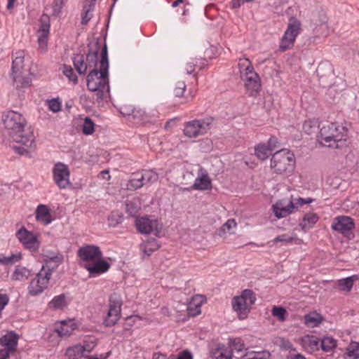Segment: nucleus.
<instances>
[{
  "instance_id": "nucleus-31",
  "label": "nucleus",
  "mask_w": 359,
  "mask_h": 359,
  "mask_svg": "<svg viewBox=\"0 0 359 359\" xmlns=\"http://www.w3.org/2000/svg\"><path fill=\"white\" fill-rule=\"evenodd\" d=\"M45 269L46 271H50V274L55 269H56L63 261L62 255H57L50 257H48L46 260Z\"/></svg>"
},
{
  "instance_id": "nucleus-57",
  "label": "nucleus",
  "mask_w": 359,
  "mask_h": 359,
  "mask_svg": "<svg viewBox=\"0 0 359 359\" xmlns=\"http://www.w3.org/2000/svg\"><path fill=\"white\" fill-rule=\"evenodd\" d=\"M63 5V0H54L53 3V8L54 13H60Z\"/></svg>"
},
{
  "instance_id": "nucleus-39",
  "label": "nucleus",
  "mask_w": 359,
  "mask_h": 359,
  "mask_svg": "<svg viewBox=\"0 0 359 359\" xmlns=\"http://www.w3.org/2000/svg\"><path fill=\"white\" fill-rule=\"evenodd\" d=\"M140 173L142 174L144 185L149 183L155 182L158 179V175L153 170H142Z\"/></svg>"
},
{
  "instance_id": "nucleus-53",
  "label": "nucleus",
  "mask_w": 359,
  "mask_h": 359,
  "mask_svg": "<svg viewBox=\"0 0 359 359\" xmlns=\"http://www.w3.org/2000/svg\"><path fill=\"white\" fill-rule=\"evenodd\" d=\"M313 31L316 34L321 36H327L328 34V27L327 25L323 22L320 24L319 28L316 27Z\"/></svg>"
},
{
  "instance_id": "nucleus-9",
  "label": "nucleus",
  "mask_w": 359,
  "mask_h": 359,
  "mask_svg": "<svg viewBox=\"0 0 359 359\" xmlns=\"http://www.w3.org/2000/svg\"><path fill=\"white\" fill-rule=\"evenodd\" d=\"M51 274L50 271H46L45 266H43L40 271L33 278L29 286L28 293L31 296H36L42 293L48 286Z\"/></svg>"
},
{
  "instance_id": "nucleus-50",
  "label": "nucleus",
  "mask_w": 359,
  "mask_h": 359,
  "mask_svg": "<svg viewBox=\"0 0 359 359\" xmlns=\"http://www.w3.org/2000/svg\"><path fill=\"white\" fill-rule=\"evenodd\" d=\"M186 89V84L184 81H179L176 84L175 88L174 89V95L176 97H180L183 95Z\"/></svg>"
},
{
  "instance_id": "nucleus-37",
  "label": "nucleus",
  "mask_w": 359,
  "mask_h": 359,
  "mask_svg": "<svg viewBox=\"0 0 359 359\" xmlns=\"http://www.w3.org/2000/svg\"><path fill=\"white\" fill-rule=\"evenodd\" d=\"M319 346L323 351L330 352L337 346V341L332 337H325L320 341Z\"/></svg>"
},
{
  "instance_id": "nucleus-54",
  "label": "nucleus",
  "mask_w": 359,
  "mask_h": 359,
  "mask_svg": "<svg viewBox=\"0 0 359 359\" xmlns=\"http://www.w3.org/2000/svg\"><path fill=\"white\" fill-rule=\"evenodd\" d=\"M294 240V238L292 236H290L287 234H282L280 236L276 237L273 241L274 243H278V242L291 243Z\"/></svg>"
},
{
  "instance_id": "nucleus-62",
  "label": "nucleus",
  "mask_w": 359,
  "mask_h": 359,
  "mask_svg": "<svg viewBox=\"0 0 359 359\" xmlns=\"http://www.w3.org/2000/svg\"><path fill=\"white\" fill-rule=\"evenodd\" d=\"M280 346L285 350H289L292 348V346L289 341L283 339L281 341Z\"/></svg>"
},
{
  "instance_id": "nucleus-26",
  "label": "nucleus",
  "mask_w": 359,
  "mask_h": 359,
  "mask_svg": "<svg viewBox=\"0 0 359 359\" xmlns=\"http://www.w3.org/2000/svg\"><path fill=\"white\" fill-rule=\"evenodd\" d=\"M160 245L154 238L149 239L140 245V249L144 255L149 257L153 252L158 250Z\"/></svg>"
},
{
  "instance_id": "nucleus-14",
  "label": "nucleus",
  "mask_w": 359,
  "mask_h": 359,
  "mask_svg": "<svg viewBox=\"0 0 359 359\" xmlns=\"http://www.w3.org/2000/svg\"><path fill=\"white\" fill-rule=\"evenodd\" d=\"M77 255L83 264H90L95 260L102 258V253L99 247L94 245H86L80 248Z\"/></svg>"
},
{
  "instance_id": "nucleus-59",
  "label": "nucleus",
  "mask_w": 359,
  "mask_h": 359,
  "mask_svg": "<svg viewBox=\"0 0 359 359\" xmlns=\"http://www.w3.org/2000/svg\"><path fill=\"white\" fill-rule=\"evenodd\" d=\"M177 359H193V357L189 351H184L180 354Z\"/></svg>"
},
{
  "instance_id": "nucleus-8",
  "label": "nucleus",
  "mask_w": 359,
  "mask_h": 359,
  "mask_svg": "<svg viewBox=\"0 0 359 359\" xmlns=\"http://www.w3.org/2000/svg\"><path fill=\"white\" fill-rule=\"evenodd\" d=\"M294 164V156L286 149H282L273 154L271 168L277 174H283L292 170Z\"/></svg>"
},
{
  "instance_id": "nucleus-60",
  "label": "nucleus",
  "mask_w": 359,
  "mask_h": 359,
  "mask_svg": "<svg viewBox=\"0 0 359 359\" xmlns=\"http://www.w3.org/2000/svg\"><path fill=\"white\" fill-rule=\"evenodd\" d=\"M277 143H278V141L276 137H271L269 140V142H268L269 145L267 147H269L271 151H273L276 147Z\"/></svg>"
},
{
  "instance_id": "nucleus-58",
  "label": "nucleus",
  "mask_w": 359,
  "mask_h": 359,
  "mask_svg": "<svg viewBox=\"0 0 359 359\" xmlns=\"http://www.w3.org/2000/svg\"><path fill=\"white\" fill-rule=\"evenodd\" d=\"M196 64L194 62H187L185 66V70L187 74H191L195 69Z\"/></svg>"
},
{
  "instance_id": "nucleus-4",
  "label": "nucleus",
  "mask_w": 359,
  "mask_h": 359,
  "mask_svg": "<svg viewBox=\"0 0 359 359\" xmlns=\"http://www.w3.org/2000/svg\"><path fill=\"white\" fill-rule=\"evenodd\" d=\"M238 68L241 78L245 81V88L250 96H255L261 88L260 79L255 72L251 62L248 58L240 59Z\"/></svg>"
},
{
  "instance_id": "nucleus-10",
  "label": "nucleus",
  "mask_w": 359,
  "mask_h": 359,
  "mask_svg": "<svg viewBox=\"0 0 359 359\" xmlns=\"http://www.w3.org/2000/svg\"><path fill=\"white\" fill-rule=\"evenodd\" d=\"M109 302V310L103 322L106 327H111L117 323L121 317L122 306V300L116 293L110 296Z\"/></svg>"
},
{
  "instance_id": "nucleus-5",
  "label": "nucleus",
  "mask_w": 359,
  "mask_h": 359,
  "mask_svg": "<svg viewBox=\"0 0 359 359\" xmlns=\"http://www.w3.org/2000/svg\"><path fill=\"white\" fill-rule=\"evenodd\" d=\"M343 137L340 127L335 123H330L320 128L318 140L325 147L338 148L343 142Z\"/></svg>"
},
{
  "instance_id": "nucleus-45",
  "label": "nucleus",
  "mask_w": 359,
  "mask_h": 359,
  "mask_svg": "<svg viewBox=\"0 0 359 359\" xmlns=\"http://www.w3.org/2000/svg\"><path fill=\"white\" fill-rule=\"evenodd\" d=\"M93 8L92 6H83V11L81 13V24L87 25L93 17Z\"/></svg>"
},
{
  "instance_id": "nucleus-12",
  "label": "nucleus",
  "mask_w": 359,
  "mask_h": 359,
  "mask_svg": "<svg viewBox=\"0 0 359 359\" xmlns=\"http://www.w3.org/2000/svg\"><path fill=\"white\" fill-rule=\"evenodd\" d=\"M70 172L68 166L62 163H57L53 169V177L55 184L61 189L71 187Z\"/></svg>"
},
{
  "instance_id": "nucleus-3",
  "label": "nucleus",
  "mask_w": 359,
  "mask_h": 359,
  "mask_svg": "<svg viewBox=\"0 0 359 359\" xmlns=\"http://www.w3.org/2000/svg\"><path fill=\"white\" fill-rule=\"evenodd\" d=\"M25 51L19 50L13 53L11 67V77L16 88H27L31 86L30 73L25 69Z\"/></svg>"
},
{
  "instance_id": "nucleus-13",
  "label": "nucleus",
  "mask_w": 359,
  "mask_h": 359,
  "mask_svg": "<svg viewBox=\"0 0 359 359\" xmlns=\"http://www.w3.org/2000/svg\"><path fill=\"white\" fill-rule=\"evenodd\" d=\"M15 236L25 248L31 252H36L39 250L40 242L32 231L22 226L16 232Z\"/></svg>"
},
{
  "instance_id": "nucleus-19",
  "label": "nucleus",
  "mask_w": 359,
  "mask_h": 359,
  "mask_svg": "<svg viewBox=\"0 0 359 359\" xmlns=\"http://www.w3.org/2000/svg\"><path fill=\"white\" fill-rule=\"evenodd\" d=\"M83 267L89 272L90 276H95L107 271L110 264L102 258H100L90 264H83Z\"/></svg>"
},
{
  "instance_id": "nucleus-21",
  "label": "nucleus",
  "mask_w": 359,
  "mask_h": 359,
  "mask_svg": "<svg viewBox=\"0 0 359 359\" xmlns=\"http://www.w3.org/2000/svg\"><path fill=\"white\" fill-rule=\"evenodd\" d=\"M210 355L214 359H232L233 352L225 345L218 344L210 351Z\"/></svg>"
},
{
  "instance_id": "nucleus-28",
  "label": "nucleus",
  "mask_w": 359,
  "mask_h": 359,
  "mask_svg": "<svg viewBox=\"0 0 359 359\" xmlns=\"http://www.w3.org/2000/svg\"><path fill=\"white\" fill-rule=\"evenodd\" d=\"M86 348L82 345H76L73 347H69L66 351V355L69 359H80L82 357H86Z\"/></svg>"
},
{
  "instance_id": "nucleus-16",
  "label": "nucleus",
  "mask_w": 359,
  "mask_h": 359,
  "mask_svg": "<svg viewBox=\"0 0 359 359\" xmlns=\"http://www.w3.org/2000/svg\"><path fill=\"white\" fill-rule=\"evenodd\" d=\"M39 29L38 30V43L39 48L45 50L50 30V18L48 15L43 13L39 19Z\"/></svg>"
},
{
  "instance_id": "nucleus-1",
  "label": "nucleus",
  "mask_w": 359,
  "mask_h": 359,
  "mask_svg": "<svg viewBox=\"0 0 359 359\" xmlns=\"http://www.w3.org/2000/svg\"><path fill=\"white\" fill-rule=\"evenodd\" d=\"M3 122L9 137L17 144L12 147L16 153L27 155L34 150L36 144L33 130L21 114L9 111L4 115Z\"/></svg>"
},
{
  "instance_id": "nucleus-29",
  "label": "nucleus",
  "mask_w": 359,
  "mask_h": 359,
  "mask_svg": "<svg viewBox=\"0 0 359 359\" xmlns=\"http://www.w3.org/2000/svg\"><path fill=\"white\" fill-rule=\"evenodd\" d=\"M100 44L98 42L95 43V49H90L86 55V61L88 68L96 69L95 67L97 63V54L100 50Z\"/></svg>"
},
{
  "instance_id": "nucleus-15",
  "label": "nucleus",
  "mask_w": 359,
  "mask_h": 359,
  "mask_svg": "<svg viewBox=\"0 0 359 359\" xmlns=\"http://www.w3.org/2000/svg\"><path fill=\"white\" fill-rule=\"evenodd\" d=\"M136 227L141 233L149 234L154 233L158 235L161 229L156 219H152L147 217H142L136 219Z\"/></svg>"
},
{
  "instance_id": "nucleus-49",
  "label": "nucleus",
  "mask_w": 359,
  "mask_h": 359,
  "mask_svg": "<svg viewBox=\"0 0 359 359\" xmlns=\"http://www.w3.org/2000/svg\"><path fill=\"white\" fill-rule=\"evenodd\" d=\"M55 331L60 337L68 336L71 334L72 330L69 329L67 324L62 323L60 327H57Z\"/></svg>"
},
{
  "instance_id": "nucleus-55",
  "label": "nucleus",
  "mask_w": 359,
  "mask_h": 359,
  "mask_svg": "<svg viewBox=\"0 0 359 359\" xmlns=\"http://www.w3.org/2000/svg\"><path fill=\"white\" fill-rule=\"evenodd\" d=\"M294 43L292 42H290L289 41H286L285 38L282 37L280 46H279V50L281 52H285V50L291 48L293 46Z\"/></svg>"
},
{
  "instance_id": "nucleus-44",
  "label": "nucleus",
  "mask_w": 359,
  "mask_h": 359,
  "mask_svg": "<svg viewBox=\"0 0 359 359\" xmlns=\"http://www.w3.org/2000/svg\"><path fill=\"white\" fill-rule=\"evenodd\" d=\"M95 123L89 117H86L82 126V132L86 135H91L95 131Z\"/></svg>"
},
{
  "instance_id": "nucleus-36",
  "label": "nucleus",
  "mask_w": 359,
  "mask_h": 359,
  "mask_svg": "<svg viewBox=\"0 0 359 359\" xmlns=\"http://www.w3.org/2000/svg\"><path fill=\"white\" fill-rule=\"evenodd\" d=\"M320 323L321 317L316 313H309L304 316V323L308 327H317Z\"/></svg>"
},
{
  "instance_id": "nucleus-34",
  "label": "nucleus",
  "mask_w": 359,
  "mask_h": 359,
  "mask_svg": "<svg viewBox=\"0 0 359 359\" xmlns=\"http://www.w3.org/2000/svg\"><path fill=\"white\" fill-rule=\"evenodd\" d=\"M73 63L75 69L79 74H86L88 68L87 63L84 61L83 55H76L73 59Z\"/></svg>"
},
{
  "instance_id": "nucleus-18",
  "label": "nucleus",
  "mask_w": 359,
  "mask_h": 359,
  "mask_svg": "<svg viewBox=\"0 0 359 359\" xmlns=\"http://www.w3.org/2000/svg\"><path fill=\"white\" fill-rule=\"evenodd\" d=\"M353 228L354 223L353 219L346 216L335 217L332 224V229L334 231L344 235L349 233Z\"/></svg>"
},
{
  "instance_id": "nucleus-40",
  "label": "nucleus",
  "mask_w": 359,
  "mask_h": 359,
  "mask_svg": "<svg viewBox=\"0 0 359 359\" xmlns=\"http://www.w3.org/2000/svg\"><path fill=\"white\" fill-rule=\"evenodd\" d=\"M318 128V123L316 120L306 121L303 125V130L305 133L308 135H311L317 132Z\"/></svg>"
},
{
  "instance_id": "nucleus-11",
  "label": "nucleus",
  "mask_w": 359,
  "mask_h": 359,
  "mask_svg": "<svg viewBox=\"0 0 359 359\" xmlns=\"http://www.w3.org/2000/svg\"><path fill=\"white\" fill-rule=\"evenodd\" d=\"M18 336L14 332H9L0 338V359H9L11 355L15 353Z\"/></svg>"
},
{
  "instance_id": "nucleus-33",
  "label": "nucleus",
  "mask_w": 359,
  "mask_h": 359,
  "mask_svg": "<svg viewBox=\"0 0 359 359\" xmlns=\"http://www.w3.org/2000/svg\"><path fill=\"white\" fill-rule=\"evenodd\" d=\"M345 359H358L359 358V343L352 341L347 346L344 353Z\"/></svg>"
},
{
  "instance_id": "nucleus-6",
  "label": "nucleus",
  "mask_w": 359,
  "mask_h": 359,
  "mask_svg": "<svg viewBox=\"0 0 359 359\" xmlns=\"http://www.w3.org/2000/svg\"><path fill=\"white\" fill-rule=\"evenodd\" d=\"M255 293L246 289L241 292L240 296H236L232 299L231 305L233 310L237 313L240 320L245 319L250 311V307L255 303Z\"/></svg>"
},
{
  "instance_id": "nucleus-27",
  "label": "nucleus",
  "mask_w": 359,
  "mask_h": 359,
  "mask_svg": "<svg viewBox=\"0 0 359 359\" xmlns=\"http://www.w3.org/2000/svg\"><path fill=\"white\" fill-rule=\"evenodd\" d=\"M31 274V270L23 266L18 265L15 266L13 271L12 279L14 280L23 281L28 279Z\"/></svg>"
},
{
  "instance_id": "nucleus-41",
  "label": "nucleus",
  "mask_w": 359,
  "mask_h": 359,
  "mask_svg": "<svg viewBox=\"0 0 359 359\" xmlns=\"http://www.w3.org/2000/svg\"><path fill=\"white\" fill-rule=\"evenodd\" d=\"M271 314L273 316L277 318L280 322H284L286 320L287 312L283 307L274 306L272 308Z\"/></svg>"
},
{
  "instance_id": "nucleus-43",
  "label": "nucleus",
  "mask_w": 359,
  "mask_h": 359,
  "mask_svg": "<svg viewBox=\"0 0 359 359\" xmlns=\"http://www.w3.org/2000/svg\"><path fill=\"white\" fill-rule=\"evenodd\" d=\"M353 285V277H348L338 280L339 290L349 292Z\"/></svg>"
},
{
  "instance_id": "nucleus-17",
  "label": "nucleus",
  "mask_w": 359,
  "mask_h": 359,
  "mask_svg": "<svg viewBox=\"0 0 359 359\" xmlns=\"http://www.w3.org/2000/svg\"><path fill=\"white\" fill-rule=\"evenodd\" d=\"M272 210L278 219L286 217L294 212L293 203L290 199L283 198L272 205Z\"/></svg>"
},
{
  "instance_id": "nucleus-23",
  "label": "nucleus",
  "mask_w": 359,
  "mask_h": 359,
  "mask_svg": "<svg viewBox=\"0 0 359 359\" xmlns=\"http://www.w3.org/2000/svg\"><path fill=\"white\" fill-rule=\"evenodd\" d=\"M212 187L211 181L207 174H203L196 178L194 184L190 188H185L184 190H208Z\"/></svg>"
},
{
  "instance_id": "nucleus-64",
  "label": "nucleus",
  "mask_w": 359,
  "mask_h": 359,
  "mask_svg": "<svg viewBox=\"0 0 359 359\" xmlns=\"http://www.w3.org/2000/svg\"><path fill=\"white\" fill-rule=\"evenodd\" d=\"M153 359H170L166 355L161 353H155L153 355Z\"/></svg>"
},
{
  "instance_id": "nucleus-51",
  "label": "nucleus",
  "mask_w": 359,
  "mask_h": 359,
  "mask_svg": "<svg viewBox=\"0 0 359 359\" xmlns=\"http://www.w3.org/2000/svg\"><path fill=\"white\" fill-rule=\"evenodd\" d=\"M48 108L53 112H58L61 110V103L58 99H52L48 101Z\"/></svg>"
},
{
  "instance_id": "nucleus-38",
  "label": "nucleus",
  "mask_w": 359,
  "mask_h": 359,
  "mask_svg": "<svg viewBox=\"0 0 359 359\" xmlns=\"http://www.w3.org/2000/svg\"><path fill=\"white\" fill-rule=\"evenodd\" d=\"M255 155L262 161L266 160L272 151L269 147L264 144H259L255 147Z\"/></svg>"
},
{
  "instance_id": "nucleus-47",
  "label": "nucleus",
  "mask_w": 359,
  "mask_h": 359,
  "mask_svg": "<svg viewBox=\"0 0 359 359\" xmlns=\"http://www.w3.org/2000/svg\"><path fill=\"white\" fill-rule=\"evenodd\" d=\"M290 201L293 203V210L297 209L299 207L311 203L313 200L311 198H293L291 196L290 198Z\"/></svg>"
},
{
  "instance_id": "nucleus-20",
  "label": "nucleus",
  "mask_w": 359,
  "mask_h": 359,
  "mask_svg": "<svg viewBox=\"0 0 359 359\" xmlns=\"http://www.w3.org/2000/svg\"><path fill=\"white\" fill-rule=\"evenodd\" d=\"M301 29L300 22L294 17H290L289 19L288 25L286 31L285 32L283 38L292 43H294L296 37L299 33Z\"/></svg>"
},
{
  "instance_id": "nucleus-25",
  "label": "nucleus",
  "mask_w": 359,
  "mask_h": 359,
  "mask_svg": "<svg viewBox=\"0 0 359 359\" xmlns=\"http://www.w3.org/2000/svg\"><path fill=\"white\" fill-rule=\"evenodd\" d=\"M50 217V211L46 205H39L37 207L36 210V219L37 221L48 224L51 222Z\"/></svg>"
},
{
  "instance_id": "nucleus-46",
  "label": "nucleus",
  "mask_w": 359,
  "mask_h": 359,
  "mask_svg": "<svg viewBox=\"0 0 359 359\" xmlns=\"http://www.w3.org/2000/svg\"><path fill=\"white\" fill-rule=\"evenodd\" d=\"M22 259V255L20 253L14 254L8 257H4L0 258V264L7 265V264H13L16 262L20 261Z\"/></svg>"
},
{
  "instance_id": "nucleus-63",
  "label": "nucleus",
  "mask_w": 359,
  "mask_h": 359,
  "mask_svg": "<svg viewBox=\"0 0 359 359\" xmlns=\"http://www.w3.org/2000/svg\"><path fill=\"white\" fill-rule=\"evenodd\" d=\"M287 359H306L304 355L300 353L290 354Z\"/></svg>"
},
{
  "instance_id": "nucleus-7",
  "label": "nucleus",
  "mask_w": 359,
  "mask_h": 359,
  "mask_svg": "<svg viewBox=\"0 0 359 359\" xmlns=\"http://www.w3.org/2000/svg\"><path fill=\"white\" fill-rule=\"evenodd\" d=\"M214 120V118L208 116L186 122L183 130L184 135L189 138L204 135L210 130Z\"/></svg>"
},
{
  "instance_id": "nucleus-2",
  "label": "nucleus",
  "mask_w": 359,
  "mask_h": 359,
  "mask_svg": "<svg viewBox=\"0 0 359 359\" xmlns=\"http://www.w3.org/2000/svg\"><path fill=\"white\" fill-rule=\"evenodd\" d=\"M108 69L107 48L104 45L100 53V69H92L86 77L88 90L95 93L98 102L102 101L105 93L109 92Z\"/></svg>"
},
{
  "instance_id": "nucleus-22",
  "label": "nucleus",
  "mask_w": 359,
  "mask_h": 359,
  "mask_svg": "<svg viewBox=\"0 0 359 359\" xmlns=\"http://www.w3.org/2000/svg\"><path fill=\"white\" fill-rule=\"evenodd\" d=\"M303 348L308 352H313L319 349L320 340L314 335H305L301 339Z\"/></svg>"
},
{
  "instance_id": "nucleus-24",
  "label": "nucleus",
  "mask_w": 359,
  "mask_h": 359,
  "mask_svg": "<svg viewBox=\"0 0 359 359\" xmlns=\"http://www.w3.org/2000/svg\"><path fill=\"white\" fill-rule=\"evenodd\" d=\"M316 73L320 80L332 79L334 76V69L331 64L328 62L320 63L316 69Z\"/></svg>"
},
{
  "instance_id": "nucleus-52",
  "label": "nucleus",
  "mask_w": 359,
  "mask_h": 359,
  "mask_svg": "<svg viewBox=\"0 0 359 359\" xmlns=\"http://www.w3.org/2000/svg\"><path fill=\"white\" fill-rule=\"evenodd\" d=\"M236 226V222L233 219H228L221 227L220 232L226 233L229 231L232 228Z\"/></svg>"
},
{
  "instance_id": "nucleus-32",
  "label": "nucleus",
  "mask_w": 359,
  "mask_h": 359,
  "mask_svg": "<svg viewBox=\"0 0 359 359\" xmlns=\"http://www.w3.org/2000/svg\"><path fill=\"white\" fill-rule=\"evenodd\" d=\"M144 185L143 182V179L142 177V174L140 172L133 173L131 175L128 184L127 189H140Z\"/></svg>"
},
{
  "instance_id": "nucleus-35",
  "label": "nucleus",
  "mask_w": 359,
  "mask_h": 359,
  "mask_svg": "<svg viewBox=\"0 0 359 359\" xmlns=\"http://www.w3.org/2000/svg\"><path fill=\"white\" fill-rule=\"evenodd\" d=\"M66 305V297L64 294L55 297L48 304L49 308L54 310L62 309Z\"/></svg>"
},
{
  "instance_id": "nucleus-48",
  "label": "nucleus",
  "mask_w": 359,
  "mask_h": 359,
  "mask_svg": "<svg viewBox=\"0 0 359 359\" xmlns=\"http://www.w3.org/2000/svg\"><path fill=\"white\" fill-rule=\"evenodd\" d=\"M62 72L70 81H72L74 83H76L78 82L77 76L70 66L64 65Z\"/></svg>"
},
{
  "instance_id": "nucleus-42",
  "label": "nucleus",
  "mask_w": 359,
  "mask_h": 359,
  "mask_svg": "<svg viewBox=\"0 0 359 359\" xmlns=\"http://www.w3.org/2000/svg\"><path fill=\"white\" fill-rule=\"evenodd\" d=\"M271 353L269 351H262L258 353H250L245 354L241 359H270Z\"/></svg>"
},
{
  "instance_id": "nucleus-61",
  "label": "nucleus",
  "mask_w": 359,
  "mask_h": 359,
  "mask_svg": "<svg viewBox=\"0 0 359 359\" xmlns=\"http://www.w3.org/2000/svg\"><path fill=\"white\" fill-rule=\"evenodd\" d=\"M245 1V0H232L231 4L233 8H240Z\"/></svg>"
},
{
  "instance_id": "nucleus-56",
  "label": "nucleus",
  "mask_w": 359,
  "mask_h": 359,
  "mask_svg": "<svg viewBox=\"0 0 359 359\" xmlns=\"http://www.w3.org/2000/svg\"><path fill=\"white\" fill-rule=\"evenodd\" d=\"M126 210L130 215H133L137 212L138 208L135 205L133 202L129 201L126 203Z\"/></svg>"
},
{
  "instance_id": "nucleus-30",
  "label": "nucleus",
  "mask_w": 359,
  "mask_h": 359,
  "mask_svg": "<svg viewBox=\"0 0 359 359\" xmlns=\"http://www.w3.org/2000/svg\"><path fill=\"white\" fill-rule=\"evenodd\" d=\"M319 217L316 213H307L304 215L302 222L299 224L301 229L304 231L311 229L318 220Z\"/></svg>"
}]
</instances>
